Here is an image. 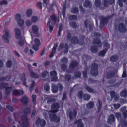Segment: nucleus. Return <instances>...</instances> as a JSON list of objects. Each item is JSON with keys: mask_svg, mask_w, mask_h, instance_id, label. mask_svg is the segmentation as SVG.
Here are the masks:
<instances>
[{"mask_svg": "<svg viewBox=\"0 0 127 127\" xmlns=\"http://www.w3.org/2000/svg\"><path fill=\"white\" fill-rule=\"evenodd\" d=\"M98 68V65L94 63L92 64L90 73L92 76H95L98 75V74L97 70Z\"/></svg>", "mask_w": 127, "mask_h": 127, "instance_id": "5", "label": "nucleus"}, {"mask_svg": "<svg viewBox=\"0 0 127 127\" xmlns=\"http://www.w3.org/2000/svg\"><path fill=\"white\" fill-rule=\"evenodd\" d=\"M57 19L56 16L55 14H53L50 17L49 21L47 23V26L49 28L50 32L53 29V25H55Z\"/></svg>", "mask_w": 127, "mask_h": 127, "instance_id": "3", "label": "nucleus"}, {"mask_svg": "<svg viewBox=\"0 0 127 127\" xmlns=\"http://www.w3.org/2000/svg\"><path fill=\"white\" fill-rule=\"evenodd\" d=\"M7 2L5 0H2L0 2V5L1 6L3 5H5L7 4Z\"/></svg>", "mask_w": 127, "mask_h": 127, "instance_id": "63", "label": "nucleus"}, {"mask_svg": "<svg viewBox=\"0 0 127 127\" xmlns=\"http://www.w3.org/2000/svg\"><path fill=\"white\" fill-rule=\"evenodd\" d=\"M15 37L19 40L22 38V36L21 35V32L20 30L18 28H16L15 29Z\"/></svg>", "mask_w": 127, "mask_h": 127, "instance_id": "9", "label": "nucleus"}, {"mask_svg": "<svg viewBox=\"0 0 127 127\" xmlns=\"http://www.w3.org/2000/svg\"><path fill=\"white\" fill-rule=\"evenodd\" d=\"M58 46V44H55L53 47L52 53L50 54L49 56L50 58H52L54 54L55 53L56 49Z\"/></svg>", "mask_w": 127, "mask_h": 127, "instance_id": "18", "label": "nucleus"}, {"mask_svg": "<svg viewBox=\"0 0 127 127\" xmlns=\"http://www.w3.org/2000/svg\"><path fill=\"white\" fill-rule=\"evenodd\" d=\"M66 0H65L64 3V4L63 6V9L62 10V13L64 17L65 16V11L66 8Z\"/></svg>", "mask_w": 127, "mask_h": 127, "instance_id": "35", "label": "nucleus"}, {"mask_svg": "<svg viewBox=\"0 0 127 127\" xmlns=\"http://www.w3.org/2000/svg\"><path fill=\"white\" fill-rule=\"evenodd\" d=\"M65 79L66 80L68 81L71 78V76L69 74H67L65 76Z\"/></svg>", "mask_w": 127, "mask_h": 127, "instance_id": "51", "label": "nucleus"}, {"mask_svg": "<svg viewBox=\"0 0 127 127\" xmlns=\"http://www.w3.org/2000/svg\"><path fill=\"white\" fill-rule=\"evenodd\" d=\"M110 94L111 98H114V97L116 95L115 92L113 91H112L110 92Z\"/></svg>", "mask_w": 127, "mask_h": 127, "instance_id": "60", "label": "nucleus"}, {"mask_svg": "<svg viewBox=\"0 0 127 127\" xmlns=\"http://www.w3.org/2000/svg\"><path fill=\"white\" fill-rule=\"evenodd\" d=\"M44 89L46 91H48L50 89L49 86L48 84H46L44 85Z\"/></svg>", "mask_w": 127, "mask_h": 127, "instance_id": "49", "label": "nucleus"}, {"mask_svg": "<svg viewBox=\"0 0 127 127\" xmlns=\"http://www.w3.org/2000/svg\"><path fill=\"white\" fill-rule=\"evenodd\" d=\"M2 86L5 89V93L7 95L8 94V84L7 83H4L2 85Z\"/></svg>", "mask_w": 127, "mask_h": 127, "instance_id": "37", "label": "nucleus"}, {"mask_svg": "<svg viewBox=\"0 0 127 127\" xmlns=\"http://www.w3.org/2000/svg\"><path fill=\"white\" fill-rule=\"evenodd\" d=\"M35 44L32 45V48L35 51H37L38 49V46L40 45V41L37 38H36L34 40Z\"/></svg>", "mask_w": 127, "mask_h": 127, "instance_id": "10", "label": "nucleus"}, {"mask_svg": "<svg viewBox=\"0 0 127 127\" xmlns=\"http://www.w3.org/2000/svg\"><path fill=\"white\" fill-rule=\"evenodd\" d=\"M115 115L118 120L120 121H121L122 118V114L121 113L119 112L116 113H115Z\"/></svg>", "mask_w": 127, "mask_h": 127, "instance_id": "29", "label": "nucleus"}, {"mask_svg": "<svg viewBox=\"0 0 127 127\" xmlns=\"http://www.w3.org/2000/svg\"><path fill=\"white\" fill-rule=\"evenodd\" d=\"M77 18V16L75 15H72L70 16L68 18L70 20H74Z\"/></svg>", "mask_w": 127, "mask_h": 127, "instance_id": "45", "label": "nucleus"}, {"mask_svg": "<svg viewBox=\"0 0 127 127\" xmlns=\"http://www.w3.org/2000/svg\"><path fill=\"white\" fill-rule=\"evenodd\" d=\"M31 77L35 78H38L39 76L37 75L36 73L34 72L33 71L31 70L30 72Z\"/></svg>", "mask_w": 127, "mask_h": 127, "instance_id": "24", "label": "nucleus"}, {"mask_svg": "<svg viewBox=\"0 0 127 127\" xmlns=\"http://www.w3.org/2000/svg\"><path fill=\"white\" fill-rule=\"evenodd\" d=\"M118 59V57L117 55H114L110 58V60L112 62H115L117 61Z\"/></svg>", "mask_w": 127, "mask_h": 127, "instance_id": "28", "label": "nucleus"}, {"mask_svg": "<svg viewBox=\"0 0 127 127\" xmlns=\"http://www.w3.org/2000/svg\"><path fill=\"white\" fill-rule=\"evenodd\" d=\"M114 75V72L113 71H110L108 72L107 74V77L108 78H110L113 77Z\"/></svg>", "mask_w": 127, "mask_h": 127, "instance_id": "30", "label": "nucleus"}, {"mask_svg": "<svg viewBox=\"0 0 127 127\" xmlns=\"http://www.w3.org/2000/svg\"><path fill=\"white\" fill-rule=\"evenodd\" d=\"M24 39L23 38L20 39L18 42L19 45L21 47L23 46L24 45Z\"/></svg>", "mask_w": 127, "mask_h": 127, "instance_id": "40", "label": "nucleus"}, {"mask_svg": "<svg viewBox=\"0 0 127 127\" xmlns=\"http://www.w3.org/2000/svg\"><path fill=\"white\" fill-rule=\"evenodd\" d=\"M115 118L114 116L112 114H110L108 118L107 122L108 123L111 124L112 122L115 121Z\"/></svg>", "mask_w": 127, "mask_h": 127, "instance_id": "16", "label": "nucleus"}, {"mask_svg": "<svg viewBox=\"0 0 127 127\" xmlns=\"http://www.w3.org/2000/svg\"><path fill=\"white\" fill-rule=\"evenodd\" d=\"M36 124L38 126H40L41 127H43L46 125V122L43 119L38 118L36 121Z\"/></svg>", "mask_w": 127, "mask_h": 127, "instance_id": "7", "label": "nucleus"}, {"mask_svg": "<svg viewBox=\"0 0 127 127\" xmlns=\"http://www.w3.org/2000/svg\"><path fill=\"white\" fill-rule=\"evenodd\" d=\"M21 119L22 122V126L27 127L29 125V119L27 116L25 115L21 117Z\"/></svg>", "mask_w": 127, "mask_h": 127, "instance_id": "6", "label": "nucleus"}, {"mask_svg": "<svg viewBox=\"0 0 127 127\" xmlns=\"http://www.w3.org/2000/svg\"><path fill=\"white\" fill-rule=\"evenodd\" d=\"M73 113L71 111L69 112V117L70 120L71 121L72 120L73 117H76L77 114V111L76 109H73Z\"/></svg>", "mask_w": 127, "mask_h": 127, "instance_id": "14", "label": "nucleus"}, {"mask_svg": "<svg viewBox=\"0 0 127 127\" xmlns=\"http://www.w3.org/2000/svg\"><path fill=\"white\" fill-rule=\"evenodd\" d=\"M83 92L80 91L78 92L77 94L78 97L80 98H82V97Z\"/></svg>", "mask_w": 127, "mask_h": 127, "instance_id": "61", "label": "nucleus"}, {"mask_svg": "<svg viewBox=\"0 0 127 127\" xmlns=\"http://www.w3.org/2000/svg\"><path fill=\"white\" fill-rule=\"evenodd\" d=\"M79 41L78 38L76 37H73L71 39L70 41L72 43L76 44Z\"/></svg>", "mask_w": 127, "mask_h": 127, "instance_id": "26", "label": "nucleus"}, {"mask_svg": "<svg viewBox=\"0 0 127 127\" xmlns=\"http://www.w3.org/2000/svg\"><path fill=\"white\" fill-rule=\"evenodd\" d=\"M85 89L89 92L90 93H94L95 90L87 86L85 87Z\"/></svg>", "mask_w": 127, "mask_h": 127, "instance_id": "36", "label": "nucleus"}, {"mask_svg": "<svg viewBox=\"0 0 127 127\" xmlns=\"http://www.w3.org/2000/svg\"><path fill=\"white\" fill-rule=\"evenodd\" d=\"M24 93V92L23 90H14L13 92V94L14 95L17 96H20L23 95Z\"/></svg>", "mask_w": 127, "mask_h": 127, "instance_id": "11", "label": "nucleus"}, {"mask_svg": "<svg viewBox=\"0 0 127 127\" xmlns=\"http://www.w3.org/2000/svg\"><path fill=\"white\" fill-rule=\"evenodd\" d=\"M33 109L32 111V114L31 115V117L32 118L34 116L35 113V112H36V109L35 108L34 106H33Z\"/></svg>", "mask_w": 127, "mask_h": 127, "instance_id": "62", "label": "nucleus"}, {"mask_svg": "<svg viewBox=\"0 0 127 127\" xmlns=\"http://www.w3.org/2000/svg\"><path fill=\"white\" fill-rule=\"evenodd\" d=\"M59 89V91L62 92L63 89V86L61 83H59L57 85L52 84V91L54 93H57Z\"/></svg>", "mask_w": 127, "mask_h": 127, "instance_id": "4", "label": "nucleus"}, {"mask_svg": "<svg viewBox=\"0 0 127 127\" xmlns=\"http://www.w3.org/2000/svg\"><path fill=\"white\" fill-rule=\"evenodd\" d=\"M97 105H98V111L99 112L101 109L102 106V103L99 99L98 100V101L97 104Z\"/></svg>", "mask_w": 127, "mask_h": 127, "instance_id": "41", "label": "nucleus"}, {"mask_svg": "<svg viewBox=\"0 0 127 127\" xmlns=\"http://www.w3.org/2000/svg\"><path fill=\"white\" fill-rule=\"evenodd\" d=\"M67 94V93L65 92L63 93V96L62 98V100H65L66 99V95Z\"/></svg>", "mask_w": 127, "mask_h": 127, "instance_id": "55", "label": "nucleus"}, {"mask_svg": "<svg viewBox=\"0 0 127 127\" xmlns=\"http://www.w3.org/2000/svg\"><path fill=\"white\" fill-rule=\"evenodd\" d=\"M81 75V73L79 72H77L75 74V77H80Z\"/></svg>", "mask_w": 127, "mask_h": 127, "instance_id": "64", "label": "nucleus"}, {"mask_svg": "<svg viewBox=\"0 0 127 127\" xmlns=\"http://www.w3.org/2000/svg\"><path fill=\"white\" fill-rule=\"evenodd\" d=\"M48 73L46 71H43L42 73L40 74V75L41 78H45L47 75L48 74Z\"/></svg>", "mask_w": 127, "mask_h": 127, "instance_id": "33", "label": "nucleus"}, {"mask_svg": "<svg viewBox=\"0 0 127 127\" xmlns=\"http://www.w3.org/2000/svg\"><path fill=\"white\" fill-rule=\"evenodd\" d=\"M108 21V19L106 18H104L102 20H101L100 23L99 28L100 29H101L103 28L104 26V23H106Z\"/></svg>", "mask_w": 127, "mask_h": 127, "instance_id": "21", "label": "nucleus"}, {"mask_svg": "<svg viewBox=\"0 0 127 127\" xmlns=\"http://www.w3.org/2000/svg\"><path fill=\"white\" fill-rule=\"evenodd\" d=\"M95 4L96 7H99L101 4L100 0H95Z\"/></svg>", "mask_w": 127, "mask_h": 127, "instance_id": "44", "label": "nucleus"}, {"mask_svg": "<svg viewBox=\"0 0 127 127\" xmlns=\"http://www.w3.org/2000/svg\"><path fill=\"white\" fill-rule=\"evenodd\" d=\"M21 79L23 82V84L26 87H27L28 86L26 84V77L25 75H24L22 76L21 78Z\"/></svg>", "mask_w": 127, "mask_h": 127, "instance_id": "31", "label": "nucleus"}, {"mask_svg": "<svg viewBox=\"0 0 127 127\" xmlns=\"http://www.w3.org/2000/svg\"><path fill=\"white\" fill-rule=\"evenodd\" d=\"M15 19L17 21L21 19V15L19 14H16L15 16Z\"/></svg>", "mask_w": 127, "mask_h": 127, "instance_id": "56", "label": "nucleus"}, {"mask_svg": "<svg viewBox=\"0 0 127 127\" xmlns=\"http://www.w3.org/2000/svg\"><path fill=\"white\" fill-rule=\"evenodd\" d=\"M32 29L33 33L37 34L38 30V28L36 25H34L32 27Z\"/></svg>", "mask_w": 127, "mask_h": 127, "instance_id": "27", "label": "nucleus"}, {"mask_svg": "<svg viewBox=\"0 0 127 127\" xmlns=\"http://www.w3.org/2000/svg\"><path fill=\"white\" fill-rule=\"evenodd\" d=\"M94 106V103L93 102H90L86 105V106L88 108H93Z\"/></svg>", "mask_w": 127, "mask_h": 127, "instance_id": "34", "label": "nucleus"}, {"mask_svg": "<svg viewBox=\"0 0 127 127\" xmlns=\"http://www.w3.org/2000/svg\"><path fill=\"white\" fill-rule=\"evenodd\" d=\"M42 3L41 2H37L36 3V6L37 7L41 10L42 9Z\"/></svg>", "mask_w": 127, "mask_h": 127, "instance_id": "54", "label": "nucleus"}, {"mask_svg": "<svg viewBox=\"0 0 127 127\" xmlns=\"http://www.w3.org/2000/svg\"><path fill=\"white\" fill-rule=\"evenodd\" d=\"M78 64V63L76 61H72L70 64L69 68H74Z\"/></svg>", "mask_w": 127, "mask_h": 127, "instance_id": "22", "label": "nucleus"}, {"mask_svg": "<svg viewBox=\"0 0 127 127\" xmlns=\"http://www.w3.org/2000/svg\"><path fill=\"white\" fill-rule=\"evenodd\" d=\"M120 95L121 97H126L127 96V90L125 89L121 91L120 93Z\"/></svg>", "mask_w": 127, "mask_h": 127, "instance_id": "23", "label": "nucleus"}, {"mask_svg": "<svg viewBox=\"0 0 127 127\" xmlns=\"http://www.w3.org/2000/svg\"><path fill=\"white\" fill-rule=\"evenodd\" d=\"M21 101L23 104H27L28 103L29 100L27 95H25L23 96Z\"/></svg>", "mask_w": 127, "mask_h": 127, "instance_id": "19", "label": "nucleus"}, {"mask_svg": "<svg viewBox=\"0 0 127 127\" xmlns=\"http://www.w3.org/2000/svg\"><path fill=\"white\" fill-rule=\"evenodd\" d=\"M31 20L33 22L35 23L37 21L38 18L36 16H33L32 17Z\"/></svg>", "mask_w": 127, "mask_h": 127, "instance_id": "50", "label": "nucleus"}, {"mask_svg": "<svg viewBox=\"0 0 127 127\" xmlns=\"http://www.w3.org/2000/svg\"><path fill=\"white\" fill-rule=\"evenodd\" d=\"M71 12L72 13H76L78 12V9L76 7H73L71 9Z\"/></svg>", "mask_w": 127, "mask_h": 127, "instance_id": "38", "label": "nucleus"}, {"mask_svg": "<svg viewBox=\"0 0 127 127\" xmlns=\"http://www.w3.org/2000/svg\"><path fill=\"white\" fill-rule=\"evenodd\" d=\"M61 67L62 69L64 71H65L66 70L67 68V67L66 65L64 64H63L61 65Z\"/></svg>", "mask_w": 127, "mask_h": 127, "instance_id": "57", "label": "nucleus"}, {"mask_svg": "<svg viewBox=\"0 0 127 127\" xmlns=\"http://www.w3.org/2000/svg\"><path fill=\"white\" fill-rule=\"evenodd\" d=\"M32 11L31 9H28L26 12V14L27 16L28 17H30L32 15Z\"/></svg>", "mask_w": 127, "mask_h": 127, "instance_id": "43", "label": "nucleus"}, {"mask_svg": "<svg viewBox=\"0 0 127 127\" xmlns=\"http://www.w3.org/2000/svg\"><path fill=\"white\" fill-rule=\"evenodd\" d=\"M107 50L108 49H105L103 50L102 51L100 52L98 54V56L102 57L104 56L105 55Z\"/></svg>", "mask_w": 127, "mask_h": 127, "instance_id": "32", "label": "nucleus"}, {"mask_svg": "<svg viewBox=\"0 0 127 127\" xmlns=\"http://www.w3.org/2000/svg\"><path fill=\"white\" fill-rule=\"evenodd\" d=\"M63 29V25L62 23H60L59 26V30L58 32V36H59L61 35V32L62 30Z\"/></svg>", "mask_w": 127, "mask_h": 127, "instance_id": "42", "label": "nucleus"}, {"mask_svg": "<svg viewBox=\"0 0 127 127\" xmlns=\"http://www.w3.org/2000/svg\"><path fill=\"white\" fill-rule=\"evenodd\" d=\"M68 61V60L67 58L64 57L61 60V62L62 63H66Z\"/></svg>", "mask_w": 127, "mask_h": 127, "instance_id": "59", "label": "nucleus"}, {"mask_svg": "<svg viewBox=\"0 0 127 127\" xmlns=\"http://www.w3.org/2000/svg\"><path fill=\"white\" fill-rule=\"evenodd\" d=\"M59 107V105L57 103H55L51 105V108L52 110L49 111L53 113L49 114V118L51 121H55L56 122H59L60 121V117L57 116L56 114L53 113L58 111V109Z\"/></svg>", "mask_w": 127, "mask_h": 127, "instance_id": "1", "label": "nucleus"}, {"mask_svg": "<svg viewBox=\"0 0 127 127\" xmlns=\"http://www.w3.org/2000/svg\"><path fill=\"white\" fill-rule=\"evenodd\" d=\"M32 101L33 102V103L35 105L36 104V103L35 102L36 100V95H33L32 96Z\"/></svg>", "mask_w": 127, "mask_h": 127, "instance_id": "52", "label": "nucleus"}, {"mask_svg": "<svg viewBox=\"0 0 127 127\" xmlns=\"http://www.w3.org/2000/svg\"><path fill=\"white\" fill-rule=\"evenodd\" d=\"M17 21L18 24L20 26H22L24 23V21L22 19H20Z\"/></svg>", "mask_w": 127, "mask_h": 127, "instance_id": "47", "label": "nucleus"}, {"mask_svg": "<svg viewBox=\"0 0 127 127\" xmlns=\"http://www.w3.org/2000/svg\"><path fill=\"white\" fill-rule=\"evenodd\" d=\"M21 110L23 111L24 113L26 114H28L31 112V109L30 108H26L25 109H24L23 108H22L21 109Z\"/></svg>", "mask_w": 127, "mask_h": 127, "instance_id": "25", "label": "nucleus"}, {"mask_svg": "<svg viewBox=\"0 0 127 127\" xmlns=\"http://www.w3.org/2000/svg\"><path fill=\"white\" fill-rule=\"evenodd\" d=\"M54 101V99L53 98H48L47 101V102L48 104H50L52 102Z\"/></svg>", "mask_w": 127, "mask_h": 127, "instance_id": "58", "label": "nucleus"}, {"mask_svg": "<svg viewBox=\"0 0 127 127\" xmlns=\"http://www.w3.org/2000/svg\"><path fill=\"white\" fill-rule=\"evenodd\" d=\"M83 5L85 7L90 8L92 7V4L89 0H86L84 3Z\"/></svg>", "mask_w": 127, "mask_h": 127, "instance_id": "20", "label": "nucleus"}, {"mask_svg": "<svg viewBox=\"0 0 127 127\" xmlns=\"http://www.w3.org/2000/svg\"><path fill=\"white\" fill-rule=\"evenodd\" d=\"M4 32L5 33L2 36L3 40L4 42L7 43L8 42V31L7 29H5Z\"/></svg>", "mask_w": 127, "mask_h": 127, "instance_id": "15", "label": "nucleus"}, {"mask_svg": "<svg viewBox=\"0 0 127 127\" xmlns=\"http://www.w3.org/2000/svg\"><path fill=\"white\" fill-rule=\"evenodd\" d=\"M50 75L52 77L51 78V80L52 81H56L58 80V78L56 77L57 73L55 71H53L50 72Z\"/></svg>", "mask_w": 127, "mask_h": 127, "instance_id": "12", "label": "nucleus"}, {"mask_svg": "<svg viewBox=\"0 0 127 127\" xmlns=\"http://www.w3.org/2000/svg\"><path fill=\"white\" fill-rule=\"evenodd\" d=\"M9 57V59L8 60V68L11 67L12 66L13 64L14 65H15L16 64H17L16 61L14 58L13 56L10 55Z\"/></svg>", "mask_w": 127, "mask_h": 127, "instance_id": "8", "label": "nucleus"}, {"mask_svg": "<svg viewBox=\"0 0 127 127\" xmlns=\"http://www.w3.org/2000/svg\"><path fill=\"white\" fill-rule=\"evenodd\" d=\"M70 25L73 28H76L77 27V25L76 23L72 21L69 23Z\"/></svg>", "mask_w": 127, "mask_h": 127, "instance_id": "48", "label": "nucleus"}, {"mask_svg": "<svg viewBox=\"0 0 127 127\" xmlns=\"http://www.w3.org/2000/svg\"><path fill=\"white\" fill-rule=\"evenodd\" d=\"M25 24L27 26H29L31 25L32 23L30 20H27L26 21Z\"/></svg>", "mask_w": 127, "mask_h": 127, "instance_id": "53", "label": "nucleus"}, {"mask_svg": "<svg viewBox=\"0 0 127 127\" xmlns=\"http://www.w3.org/2000/svg\"><path fill=\"white\" fill-rule=\"evenodd\" d=\"M68 45L66 43H65L64 46V54L67 53L68 51Z\"/></svg>", "mask_w": 127, "mask_h": 127, "instance_id": "46", "label": "nucleus"}, {"mask_svg": "<svg viewBox=\"0 0 127 127\" xmlns=\"http://www.w3.org/2000/svg\"><path fill=\"white\" fill-rule=\"evenodd\" d=\"M91 97L90 95L87 94H84L83 95V98L85 100H88Z\"/></svg>", "mask_w": 127, "mask_h": 127, "instance_id": "39", "label": "nucleus"}, {"mask_svg": "<svg viewBox=\"0 0 127 127\" xmlns=\"http://www.w3.org/2000/svg\"><path fill=\"white\" fill-rule=\"evenodd\" d=\"M92 43L93 46L91 47V51L93 53H96L98 51V48L97 46H95V45L97 44L98 45L99 47H101L102 45L101 41L99 38H96L93 39Z\"/></svg>", "mask_w": 127, "mask_h": 127, "instance_id": "2", "label": "nucleus"}, {"mask_svg": "<svg viewBox=\"0 0 127 127\" xmlns=\"http://www.w3.org/2000/svg\"><path fill=\"white\" fill-rule=\"evenodd\" d=\"M75 124H77V127H84V124L82 123V119H81L77 120L75 122Z\"/></svg>", "mask_w": 127, "mask_h": 127, "instance_id": "17", "label": "nucleus"}, {"mask_svg": "<svg viewBox=\"0 0 127 127\" xmlns=\"http://www.w3.org/2000/svg\"><path fill=\"white\" fill-rule=\"evenodd\" d=\"M118 29L120 32H126L127 30L124 24L122 23H120L119 25Z\"/></svg>", "mask_w": 127, "mask_h": 127, "instance_id": "13", "label": "nucleus"}]
</instances>
